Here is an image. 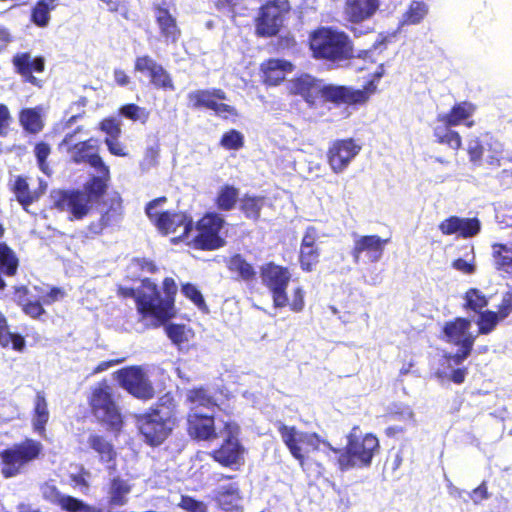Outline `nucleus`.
Here are the masks:
<instances>
[{
    "label": "nucleus",
    "instance_id": "f257e3e1",
    "mask_svg": "<svg viewBox=\"0 0 512 512\" xmlns=\"http://www.w3.org/2000/svg\"><path fill=\"white\" fill-rule=\"evenodd\" d=\"M357 429L354 427L347 436V444L344 449L335 448L329 442L320 440L315 433L300 432L295 427L284 424L279 427V433L291 455L299 461L301 466L304 463L301 445H307L324 453L329 462L338 466L341 471H348L353 468L369 467L374 454L379 449V441L376 436L366 434L361 438L356 434Z\"/></svg>",
    "mask_w": 512,
    "mask_h": 512
},
{
    "label": "nucleus",
    "instance_id": "f03ea898",
    "mask_svg": "<svg viewBox=\"0 0 512 512\" xmlns=\"http://www.w3.org/2000/svg\"><path fill=\"white\" fill-rule=\"evenodd\" d=\"M290 91L301 96L309 106H315L323 99L337 105L363 104L376 89L370 83L365 89H354L348 86L325 84L309 74H303L290 82Z\"/></svg>",
    "mask_w": 512,
    "mask_h": 512
},
{
    "label": "nucleus",
    "instance_id": "7ed1b4c3",
    "mask_svg": "<svg viewBox=\"0 0 512 512\" xmlns=\"http://www.w3.org/2000/svg\"><path fill=\"white\" fill-rule=\"evenodd\" d=\"M310 49L316 59L342 66L354 57L353 42L344 31L321 27L310 35Z\"/></svg>",
    "mask_w": 512,
    "mask_h": 512
},
{
    "label": "nucleus",
    "instance_id": "20e7f679",
    "mask_svg": "<svg viewBox=\"0 0 512 512\" xmlns=\"http://www.w3.org/2000/svg\"><path fill=\"white\" fill-rule=\"evenodd\" d=\"M174 409L173 398L165 395L150 412L138 416L137 426L147 444L158 446L168 437L174 425Z\"/></svg>",
    "mask_w": 512,
    "mask_h": 512
},
{
    "label": "nucleus",
    "instance_id": "39448f33",
    "mask_svg": "<svg viewBox=\"0 0 512 512\" xmlns=\"http://www.w3.org/2000/svg\"><path fill=\"white\" fill-rule=\"evenodd\" d=\"M144 288L150 291V297H146L142 300L141 306L151 303L152 306V318L158 323L162 324L170 320L175 315L174 297L177 292V285L173 278L167 277L163 281V289L165 297L161 296L157 285L152 282L149 278H145L142 281Z\"/></svg>",
    "mask_w": 512,
    "mask_h": 512
},
{
    "label": "nucleus",
    "instance_id": "423d86ee",
    "mask_svg": "<svg viewBox=\"0 0 512 512\" xmlns=\"http://www.w3.org/2000/svg\"><path fill=\"white\" fill-rule=\"evenodd\" d=\"M166 197H159L150 201L145 207V213L148 218L164 233L180 232L181 237H187L193 230V220L185 213H170L168 211L161 214H153L152 209L166 202Z\"/></svg>",
    "mask_w": 512,
    "mask_h": 512
},
{
    "label": "nucleus",
    "instance_id": "0eeeda50",
    "mask_svg": "<svg viewBox=\"0 0 512 512\" xmlns=\"http://www.w3.org/2000/svg\"><path fill=\"white\" fill-rule=\"evenodd\" d=\"M42 449L40 442L27 439L21 444L14 445L0 453L5 478H11L20 473L21 468L38 457Z\"/></svg>",
    "mask_w": 512,
    "mask_h": 512
},
{
    "label": "nucleus",
    "instance_id": "6e6552de",
    "mask_svg": "<svg viewBox=\"0 0 512 512\" xmlns=\"http://www.w3.org/2000/svg\"><path fill=\"white\" fill-rule=\"evenodd\" d=\"M471 321L458 317L454 321L446 322L443 326L445 340L459 347V350L451 356L456 365L461 364L470 355L475 336L470 333Z\"/></svg>",
    "mask_w": 512,
    "mask_h": 512
},
{
    "label": "nucleus",
    "instance_id": "1a4fd4ad",
    "mask_svg": "<svg viewBox=\"0 0 512 512\" xmlns=\"http://www.w3.org/2000/svg\"><path fill=\"white\" fill-rule=\"evenodd\" d=\"M260 276L264 286L272 294L275 308H283L288 305L287 287L291 279L288 268L269 262L261 267Z\"/></svg>",
    "mask_w": 512,
    "mask_h": 512
},
{
    "label": "nucleus",
    "instance_id": "9d476101",
    "mask_svg": "<svg viewBox=\"0 0 512 512\" xmlns=\"http://www.w3.org/2000/svg\"><path fill=\"white\" fill-rule=\"evenodd\" d=\"M91 406L95 417L100 422L107 425L109 429H120L122 416L112 397L111 388L109 386L102 385L93 390Z\"/></svg>",
    "mask_w": 512,
    "mask_h": 512
},
{
    "label": "nucleus",
    "instance_id": "9b49d317",
    "mask_svg": "<svg viewBox=\"0 0 512 512\" xmlns=\"http://www.w3.org/2000/svg\"><path fill=\"white\" fill-rule=\"evenodd\" d=\"M467 152L470 161L476 165L500 166L501 160L505 159L503 144L489 134L483 136L482 139H469Z\"/></svg>",
    "mask_w": 512,
    "mask_h": 512
},
{
    "label": "nucleus",
    "instance_id": "f8f14e48",
    "mask_svg": "<svg viewBox=\"0 0 512 512\" xmlns=\"http://www.w3.org/2000/svg\"><path fill=\"white\" fill-rule=\"evenodd\" d=\"M224 224L222 215L216 212L206 213L197 222V235L193 238L195 245L203 250H214L224 246L225 240L220 236Z\"/></svg>",
    "mask_w": 512,
    "mask_h": 512
},
{
    "label": "nucleus",
    "instance_id": "ddd939ff",
    "mask_svg": "<svg viewBox=\"0 0 512 512\" xmlns=\"http://www.w3.org/2000/svg\"><path fill=\"white\" fill-rule=\"evenodd\" d=\"M290 8L288 0H271L263 5L256 19L257 34L262 37L276 35L283 24L284 15Z\"/></svg>",
    "mask_w": 512,
    "mask_h": 512
},
{
    "label": "nucleus",
    "instance_id": "4468645a",
    "mask_svg": "<svg viewBox=\"0 0 512 512\" xmlns=\"http://www.w3.org/2000/svg\"><path fill=\"white\" fill-rule=\"evenodd\" d=\"M54 206L70 214V220L83 219L90 211L91 202L81 190H58L51 194Z\"/></svg>",
    "mask_w": 512,
    "mask_h": 512
},
{
    "label": "nucleus",
    "instance_id": "2eb2a0df",
    "mask_svg": "<svg viewBox=\"0 0 512 512\" xmlns=\"http://www.w3.org/2000/svg\"><path fill=\"white\" fill-rule=\"evenodd\" d=\"M120 386L139 399H151L154 396V388L140 366L122 368L117 373Z\"/></svg>",
    "mask_w": 512,
    "mask_h": 512
},
{
    "label": "nucleus",
    "instance_id": "dca6fc26",
    "mask_svg": "<svg viewBox=\"0 0 512 512\" xmlns=\"http://www.w3.org/2000/svg\"><path fill=\"white\" fill-rule=\"evenodd\" d=\"M239 427L234 422H226L224 432H220L225 437L221 447L213 452V458L224 466H231L240 462L243 454V447L237 439Z\"/></svg>",
    "mask_w": 512,
    "mask_h": 512
},
{
    "label": "nucleus",
    "instance_id": "f3484780",
    "mask_svg": "<svg viewBox=\"0 0 512 512\" xmlns=\"http://www.w3.org/2000/svg\"><path fill=\"white\" fill-rule=\"evenodd\" d=\"M354 246L352 249V256L354 262L358 263L360 256L365 254L369 262H378L383 255L385 245L388 239H382L378 235H358L353 234Z\"/></svg>",
    "mask_w": 512,
    "mask_h": 512
},
{
    "label": "nucleus",
    "instance_id": "a211bd4d",
    "mask_svg": "<svg viewBox=\"0 0 512 512\" xmlns=\"http://www.w3.org/2000/svg\"><path fill=\"white\" fill-rule=\"evenodd\" d=\"M135 70L147 74L154 87L169 91L175 90L169 72L150 56L138 57L135 61Z\"/></svg>",
    "mask_w": 512,
    "mask_h": 512
},
{
    "label": "nucleus",
    "instance_id": "6ab92c4d",
    "mask_svg": "<svg viewBox=\"0 0 512 512\" xmlns=\"http://www.w3.org/2000/svg\"><path fill=\"white\" fill-rule=\"evenodd\" d=\"M14 70L26 82L39 86L38 79L33 73H41L45 70V59L43 56L32 57L29 52L16 53L12 58Z\"/></svg>",
    "mask_w": 512,
    "mask_h": 512
},
{
    "label": "nucleus",
    "instance_id": "aec40b11",
    "mask_svg": "<svg viewBox=\"0 0 512 512\" xmlns=\"http://www.w3.org/2000/svg\"><path fill=\"white\" fill-rule=\"evenodd\" d=\"M359 151L360 147L352 139L335 141L328 152V160L332 170L335 173L344 171Z\"/></svg>",
    "mask_w": 512,
    "mask_h": 512
},
{
    "label": "nucleus",
    "instance_id": "412c9836",
    "mask_svg": "<svg viewBox=\"0 0 512 512\" xmlns=\"http://www.w3.org/2000/svg\"><path fill=\"white\" fill-rule=\"evenodd\" d=\"M439 230L444 235H457L462 238H471L481 231V222L478 218H463L450 216L439 224Z\"/></svg>",
    "mask_w": 512,
    "mask_h": 512
},
{
    "label": "nucleus",
    "instance_id": "4be33fe9",
    "mask_svg": "<svg viewBox=\"0 0 512 512\" xmlns=\"http://www.w3.org/2000/svg\"><path fill=\"white\" fill-rule=\"evenodd\" d=\"M188 432L192 438L210 440L217 437L214 418L199 411L190 412L187 419Z\"/></svg>",
    "mask_w": 512,
    "mask_h": 512
},
{
    "label": "nucleus",
    "instance_id": "5701e85b",
    "mask_svg": "<svg viewBox=\"0 0 512 512\" xmlns=\"http://www.w3.org/2000/svg\"><path fill=\"white\" fill-rule=\"evenodd\" d=\"M380 7V0H345L344 14L352 23L371 19Z\"/></svg>",
    "mask_w": 512,
    "mask_h": 512
},
{
    "label": "nucleus",
    "instance_id": "b1692460",
    "mask_svg": "<svg viewBox=\"0 0 512 512\" xmlns=\"http://www.w3.org/2000/svg\"><path fill=\"white\" fill-rule=\"evenodd\" d=\"M93 149L92 139L75 144L69 149L72 162L75 164L88 163L94 169L102 168V171L107 174V165L98 154L91 153Z\"/></svg>",
    "mask_w": 512,
    "mask_h": 512
},
{
    "label": "nucleus",
    "instance_id": "393cba45",
    "mask_svg": "<svg viewBox=\"0 0 512 512\" xmlns=\"http://www.w3.org/2000/svg\"><path fill=\"white\" fill-rule=\"evenodd\" d=\"M214 498L224 511H237L241 508L242 497L237 483L220 484L214 490Z\"/></svg>",
    "mask_w": 512,
    "mask_h": 512
},
{
    "label": "nucleus",
    "instance_id": "a878e982",
    "mask_svg": "<svg viewBox=\"0 0 512 512\" xmlns=\"http://www.w3.org/2000/svg\"><path fill=\"white\" fill-rule=\"evenodd\" d=\"M293 65L291 62L283 59L272 58L262 63L264 82L268 85H278L285 79V75L291 72Z\"/></svg>",
    "mask_w": 512,
    "mask_h": 512
},
{
    "label": "nucleus",
    "instance_id": "bb28decb",
    "mask_svg": "<svg viewBox=\"0 0 512 512\" xmlns=\"http://www.w3.org/2000/svg\"><path fill=\"white\" fill-rule=\"evenodd\" d=\"M155 17L160 33L164 37L165 41L175 43L181 34L180 29L177 26L176 18L163 7L156 8Z\"/></svg>",
    "mask_w": 512,
    "mask_h": 512
},
{
    "label": "nucleus",
    "instance_id": "cd10ccee",
    "mask_svg": "<svg viewBox=\"0 0 512 512\" xmlns=\"http://www.w3.org/2000/svg\"><path fill=\"white\" fill-rule=\"evenodd\" d=\"M130 492L131 485L127 480L119 476L111 478L107 488L109 506L112 508L126 505Z\"/></svg>",
    "mask_w": 512,
    "mask_h": 512
},
{
    "label": "nucleus",
    "instance_id": "c85d7f7f",
    "mask_svg": "<svg viewBox=\"0 0 512 512\" xmlns=\"http://www.w3.org/2000/svg\"><path fill=\"white\" fill-rule=\"evenodd\" d=\"M98 175L92 176L84 185V193L92 203L102 197L108 187V181L110 179V171L107 166V174L102 171V168H95Z\"/></svg>",
    "mask_w": 512,
    "mask_h": 512
},
{
    "label": "nucleus",
    "instance_id": "c756f323",
    "mask_svg": "<svg viewBox=\"0 0 512 512\" xmlns=\"http://www.w3.org/2000/svg\"><path fill=\"white\" fill-rule=\"evenodd\" d=\"M48 403L44 392L38 391L34 400V409L32 416V425L34 431L40 436L45 435L46 424L49 421Z\"/></svg>",
    "mask_w": 512,
    "mask_h": 512
},
{
    "label": "nucleus",
    "instance_id": "7c9ffc66",
    "mask_svg": "<svg viewBox=\"0 0 512 512\" xmlns=\"http://www.w3.org/2000/svg\"><path fill=\"white\" fill-rule=\"evenodd\" d=\"M12 191L16 197V200L26 212H29L28 207L32 203L36 202L43 194V191H31L29 184L22 176L16 177L13 183Z\"/></svg>",
    "mask_w": 512,
    "mask_h": 512
},
{
    "label": "nucleus",
    "instance_id": "2f4dec72",
    "mask_svg": "<svg viewBox=\"0 0 512 512\" xmlns=\"http://www.w3.org/2000/svg\"><path fill=\"white\" fill-rule=\"evenodd\" d=\"M88 446L95 451L100 461L106 464H111L115 457L116 451L111 442L104 436L98 434H90L87 439Z\"/></svg>",
    "mask_w": 512,
    "mask_h": 512
},
{
    "label": "nucleus",
    "instance_id": "473e14b6",
    "mask_svg": "<svg viewBox=\"0 0 512 512\" xmlns=\"http://www.w3.org/2000/svg\"><path fill=\"white\" fill-rule=\"evenodd\" d=\"M450 123H446V121L440 119V114L437 117V124L434 126V136L437 142L441 144H446L450 148L457 150L461 146V137L460 135L451 130Z\"/></svg>",
    "mask_w": 512,
    "mask_h": 512
},
{
    "label": "nucleus",
    "instance_id": "72a5a7b5",
    "mask_svg": "<svg viewBox=\"0 0 512 512\" xmlns=\"http://www.w3.org/2000/svg\"><path fill=\"white\" fill-rule=\"evenodd\" d=\"M186 401L190 404V412L198 411L201 407L213 409L216 406L213 395L204 387L188 390Z\"/></svg>",
    "mask_w": 512,
    "mask_h": 512
},
{
    "label": "nucleus",
    "instance_id": "f704fd0d",
    "mask_svg": "<svg viewBox=\"0 0 512 512\" xmlns=\"http://www.w3.org/2000/svg\"><path fill=\"white\" fill-rule=\"evenodd\" d=\"M494 266L498 271L509 273L512 268V241L492 245Z\"/></svg>",
    "mask_w": 512,
    "mask_h": 512
},
{
    "label": "nucleus",
    "instance_id": "c9c22d12",
    "mask_svg": "<svg viewBox=\"0 0 512 512\" xmlns=\"http://www.w3.org/2000/svg\"><path fill=\"white\" fill-rule=\"evenodd\" d=\"M19 122L23 129L30 134H37L44 127L41 110L37 107L22 109L19 113Z\"/></svg>",
    "mask_w": 512,
    "mask_h": 512
},
{
    "label": "nucleus",
    "instance_id": "e433bc0d",
    "mask_svg": "<svg viewBox=\"0 0 512 512\" xmlns=\"http://www.w3.org/2000/svg\"><path fill=\"white\" fill-rule=\"evenodd\" d=\"M239 198V190L233 185L225 184L219 188L215 197V205L220 211L234 209Z\"/></svg>",
    "mask_w": 512,
    "mask_h": 512
},
{
    "label": "nucleus",
    "instance_id": "4c0bfd02",
    "mask_svg": "<svg viewBox=\"0 0 512 512\" xmlns=\"http://www.w3.org/2000/svg\"><path fill=\"white\" fill-rule=\"evenodd\" d=\"M0 345L21 351L25 346L24 338L17 333H12L7 325L6 317L0 312Z\"/></svg>",
    "mask_w": 512,
    "mask_h": 512
},
{
    "label": "nucleus",
    "instance_id": "58836bf2",
    "mask_svg": "<svg viewBox=\"0 0 512 512\" xmlns=\"http://www.w3.org/2000/svg\"><path fill=\"white\" fill-rule=\"evenodd\" d=\"M57 1L39 0L32 10V22L38 27H46L50 21V12L56 8Z\"/></svg>",
    "mask_w": 512,
    "mask_h": 512
},
{
    "label": "nucleus",
    "instance_id": "ea45409f",
    "mask_svg": "<svg viewBox=\"0 0 512 512\" xmlns=\"http://www.w3.org/2000/svg\"><path fill=\"white\" fill-rule=\"evenodd\" d=\"M120 292L125 297L133 298L137 305L138 312L144 317H152V306L151 303L141 306L142 300L146 297H150V291L144 287L141 290H135L134 288H120Z\"/></svg>",
    "mask_w": 512,
    "mask_h": 512
},
{
    "label": "nucleus",
    "instance_id": "a19ab883",
    "mask_svg": "<svg viewBox=\"0 0 512 512\" xmlns=\"http://www.w3.org/2000/svg\"><path fill=\"white\" fill-rule=\"evenodd\" d=\"M229 269L236 272L244 281L254 279L256 271L240 254L234 255L229 261Z\"/></svg>",
    "mask_w": 512,
    "mask_h": 512
},
{
    "label": "nucleus",
    "instance_id": "79ce46f5",
    "mask_svg": "<svg viewBox=\"0 0 512 512\" xmlns=\"http://www.w3.org/2000/svg\"><path fill=\"white\" fill-rule=\"evenodd\" d=\"M473 112V106L467 102L456 104L449 114H440V119L456 126L461 121L467 119Z\"/></svg>",
    "mask_w": 512,
    "mask_h": 512
},
{
    "label": "nucleus",
    "instance_id": "37998d69",
    "mask_svg": "<svg viewBox=\"0 0 512 512\" xmlns=\"http://www.w3.org/2000/svg\"><path fill=\"white\" fill-rule=\"evenodd\" d=\"M264 204V198L258 196H245L241 200V210L248 219L257 220Z\"/></svg>",
    "mask_w": 512,
    "mask_h": 512
},
{
    "label": "nucleus",
    "instance_id": "c03bdc74",
    "mask_svg": "<svg viewBox=\"0 0 512 512\" xmlns=\"http://www.w3.org/2000/svg\"><path fill=\"white\" fill-rule=\"evenodd\" d=\"M428 13V6L422 1H413L403 15L404 24H418Z\"/></svg>",
    "mask_w": 512,
    "mask_h": 512
},
{
    "label": "nucleus",
    "instance_id": "a18cd8bd",
    "mask_svg": "<svg viewBox=\"0 0 512 512\" xmlns=\"http://www.w3.org/2000/svg\"><path fill=\"white\" fill-rule=\"evenodd\" d=\"M187 97L193 108L206 107L212 110L216 103L210 90H196L190 92Z\"/></svg>",
    "mask_w": 512,
    "mask_h": 512
},
{
    "label": "nucleus",
    "instance_id": "49530a36",
    "mask_svg": "<svg viewBox=\"0 0 512 512\" xmlns=\"http://www.w3.org/2000/svg\"><path fill=\"white\" fill-rule=\"evenodd\" d=\"M503 320L498 312L486 310L480 312L477 324L479 326V334H489L496 327L498 322Z\"/></svg>",
    "mask_w": 512,
    "mask_h": 512
},
{
    "label": "nucleus",
    "instance_id": "de8ad7c7",
    "mask_svg": "<svg viewBox=\"0 0 512 512\" xmlns=\"http://www.w3.org/2000/svg\"><path fill=\"white\" fill-rule=\"evenodd\" d=\"M465 301V307L474 312H480L488 305V300L485 295L476 288H471L466 292Z\"/></svg>",
    "mask_w": 512,
    "mask_h": 512
},
{
    "label": "nucleus",
    "instance_id": "09e8293b",
    "mask_svg": "<svg viewBox=\"0 0 512 512\" xmlns=\"http://www.w3.org/2000/svg\"><path fill=\"white\" fill-rule=\"evenodd\" d=\"M300 265L304 271H312L319 261V251L317 247H301L300 248Z\"/></svg>",
    "mask_w": 512,
    "mask_h": 512
},
{
    "label": "nucleus",
    "instance_id": "8fccbe9b",
    "mask_svg": "<svg viewBox=\"0 0 512 512\" xmlns=\"http://www.w3.org/2000/svg\"><path fill=\"white\" fill-rule=\"evenodd\" d=\"M220 145L227 150H239L244 145V136L240 131L231 129L222 135Z\"/></svg>",
    "mask_w": 512,
    "mask_h": 512
},
{
    "label": "nucleus",
    "instance_id": "3c124183",
    "mask_svg": "<svg viewBox=\"0 0 512 512\" xmlns=\"http://www.w3.org/2000/svg\"><path fill=\"white\" fill-rule=\"evenodd\" d=\"M389 416L393 420L414 423V413L410 406L394 403L389 407Z\"/></svg>",
    "mask_w": 512,
    "mask_h": 512
},
{
    "label": "nucleus",
    "instance_id": "603ef678",
    "mask_svg": "<svg viewBox=\"0 0 512 512\" xmlns=\"http://www.w3.org/2000/svg\"><path fill=\"white\" fill-rule=\"evenodd\" d=\"M17 294H18L19 302L23 306V311L27 315L31 316L32 318H38L39 316H41L42 314L45 313L44 308L37 301H28V302L23 303L22 294L23 295L27 294L26 287H21V288L17 289Z\"/></svg>",
    "mask_w": 512,
    "mask_h": 512
},
{
    "label": "nucleus",
    "instance_id": "864d4df0",
    "mask_svg": "<svg viewBox=\"0 0 512 512\" xmlns=\"http://www.w3.org/2000/svg\"><path fill=\"white\" fill-rule=\"evenodd\" d=\"M119 112L123 117L133 121L143 119V122H145L148 118V113L145 109L136 104H125L120 108Z\"/></svg>",
    "mask_w": 512,
    "mask_h": 512
},
{
    "label": "nucleus",
    "instance_id": "5fc2aeb1",
    "mask_svg": "<svg viewBox=\"0 0 512 512\" xmlns=\"http://www.w3.org/2000/svg\"><path fill=\"white\" fill-rule=\"evenodd\" d=\"M50 152H51V148L49 146V144L45 143V142H39L35 145V148H34V153H35V157L37 159V163H38V166L40 168V170L44 173H48L47 170H48V165H47V158L48 156L50 155Z\"/></svg>",
    "mask_w": 512,
    "mask_h": 512
},
{
    "label": "nucleus",
    "instance_id": "6e6d98bb",
    "mask_svg": "<svg viewBox=\"0 0 512 512\" xmlns=\"http://www.w3.org/2000/svg\"><path fill=\"white\" fill-rule=\"evenodd\" d=\"M159 158V147L158 145L149 146L146 148L144 157L140 163V167L143 171H148L158 164Z\"/></svg>",
    "mask_w": 512,
    "mask_h": 512
},
{
    "label": "nucleus",
    "instance_id": "4d7b16f0",
    "mask_svg": "<svg viewBox=\"0 0 512 512\" xmlns=\"http://www.w3.org/2000/svg\"><path fill=\"white\" fill-rule=\"evenodd\" d=\"M100 129L111 138H119L121 135L120 122L115 118H105L100 122Z\"/></svg>",
    "mask_w": 512,
    "mask_h": 512
},
{
    "label": "nucleus",
    "instance_id": "13d9d810",
    "mask_svg": "<svg viewBox=\"0 0 512 512\" xmlns=\"http://www.w3.org/2000/svg\"><path fill=\"white\" fill-rule=\"evenodd\" d=\"M182 293L189 298L198 308L205 306L204 298L197 287L191 283H186L182 286Z\"/></svg>",
    "mask_w": 512,
    "mask_h": 512
},
{
    "label": "nucleus",
    "instance_id": "bf43d9fd",
    "mask_svg": "<svg viewBox=\"0 0 512 512\" xmlns=\"http://www.w3.org/2000/svg\"><path fill=\"white\" fill-rule=\"evenodd\" d=\"M179 506L188 512H207L204 502L190 496H181Z\"/></svg>",
    "mask_w": 512,
    "mask_h": 512
},
{
    "label": "nucleus",
    "instance_id": "052dcab7",
    "mask_svg": "<svg viewBox=\"0 0 512 512\" xmlns=\"http://www.w3.org/2000/svg\"><path fill=\"white\" fill-rule=\"evenodd\" d=\"M166 333L169 339L176 345H180L186 340L183 325L169 324L166 326Z\"/></svg>",
    "mask_w": 512,
    "mask_h": 512
},
{
    "label": "nucleus",
    "instance_id": "680f3d73",
    "mask_svg": "<svg viewBox=\"0 0 512 512\" xmlns=\"http://www.w3.org/2000/svg\"><path fill=\"white\" fill-rule=\"evenodd\" d=\"M467 494L475 505L481 504L482 501L487 500L490 497L485 481Z\"/></svg>",
    "mask_w": 512,
    "mask_h": 512
},
{
    "label": "nucleus",
    "instance_id": "e2e57ef3",
    "mask_svg": "<svg viewBox=\"0 0 512 512\" xmlns=\"http://www.w3.org/2000/svg\"><path fill=\"white\" fill-rule=\"evenodd\" d=\"M12 120L10 111L5 104H0V136L6 137L8 135V127Z\"/></svg>",
    "mask_w": 512,
    "mask_h": 512
},
{
    "label": "nucleus",
    "instance_id": "0e129e2a",
    "mask_svg": "<svg viewBox=\"0 0 512 512\" xmlns=\"http://www.w3.org/2000/svg\"><path fill=\"white\" fill-rule=\"evenodd\" d=\"M305 292L301 287H297L293 292L292 301L288 304L290 308L294 312H301L304 309L305 301H304Z\"/></svg>",
    "mask_w": 512,
    "mask_h": 512
},
{
    "label": "nucleus",
    "instance_id": "69168bd1",
    "mask_svg": "<svg viewBox=\"0 0 512 512\" xmlns=\"http://www.w3.org/2000/svg\"><path fill=\"white\" fill-rule=\"evenodd\" d=\"M319 239L318 231L315 227L309 226L306 228L305 234L302 238L301 247H316L315 243Z\"/></svg>",
    "mask_w": 512,
    "mask_h": 512
},
{
    "label": "nucleus",
    "instance_id": "338daca9",
    "mask_svg": "<svg viewBox=\"0 0 512 512\" xmlns=\"http://www.w3.org/2000/svg\"><path fill=\"white\" fill-rule=\"evenodd\" d=\"M109 152L115 156H126V152L118 138L106 137L104 140Z\"/></svg>",
    "mask_w": 512,
    "mask_h": 512
},
{
    "label": "nucleus",
    "instance_id": "774afa93",
    "mask_svg": "<svg viewBox=\"0 0 512 512\" xmlns=\"http://www.w3.org/2000/svg\"><path fill=\"white\" fill-rule=\"evenodd\" d=\"M140 258H133L127 265V277L131 279H140L142 277Z\"/></svg>",
    "mask_w": 512,
    "mask_h": 512
}]
</instances>
